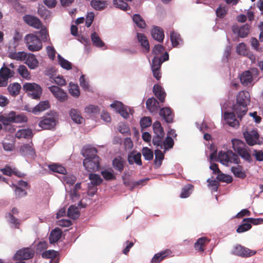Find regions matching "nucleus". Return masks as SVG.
Instances as JSON below:
<instances>
[{
    "label": "nucleus",
    "instance_id": "nucleus-30",
    "mask_svg": "<svg viewBox=\"0 0 263 263\" xmlns=\"http://www.w3.org/2000/svg\"><path fill=\"white\" fill-rule=\"evenodd\" d=\"M125 163V161L124 159L122 157L119 156L113 159L112 165L115 170L121 173L124 170Z\"/></svg>",
    "mask_w": 263,
    "mask_h": 263
},
{
    "label": "nucleus",
    "instance_id": "nucleus-3",
    "mask_svg": "<svg viewBox=\"0 0 263 263\" xmlns=\"http://www.w3.org/2000/svg\"><path fill=\"white\" fill-rule=\"evenodd\" d=\"M28 121L27 117L23 114H17L15 111H11L8 114L0 115V122L4 126L5 130L11 133L15 131V126L12 123H24Z\"/></svg>",
    "mask_w": 263,
    "mask_h": 263
},
{
    "label": "nucleus",
    "instance_id": "nucleus-16",
    "mask_svg": "<svg viewBox=\"0 0 263 263\" xmlns=\"http://www.w3.org/2000/svg\"><path fill=\"white\" fill-rule=\"evenodd\" d=\"M169 60V54L165 51L160 57L154 56L151 63V69H160L162 64Z\"/></svg>",
    "mask_w": 263,
    "mask_h": 263
},
{
    "label": "nucleus",
    "instance_id": "nucleus-10",
    "mask_svg": "<svg viewBox=\"0 0 263 263\" xmlns=\"http://www.w3.org/2000/svg\"><path fill=\"white\" fill-rule=\"evenodd\" d=\"M34 255V251L30 247L23 248L17 250L14 254L13 259L14 260L24 261L31 259Z\"/></svg>",
    "mask_w": 263,
    "mask_h": 263
},
{
    "label": "nucleus",
    "instance_id": "nucleus-2",
    "mask_svg": "<svg viewBox=\"0 0 263 263\" xmlns=\"http://www.w3.org/2000/svg\"><path fill=\"white\" fill-rule=\"evenodd\" d=\"M146 109L152 114L157 113L158 110L159 115L162 117L164 121L167 123H172L175 117L174 112L170 107H160L159 102L154 97L148 98L146 102Z\"/></svg>",
    "mask_w": 263,
    "mask_h": 263
},
{
    "label": "nucleus",
    "instance_id": "nucleus-33",
    "mask_svg": "<svg viewBox=\"0 0 263 263\" xmlns=\"http://www.w3.org/2000/svg\"><path fill=\"white\" fill-rule=\"evenodd\" d=\"M33 136L32 130L31 128H24L19 129L15 134L17 139L24 138L25 139H31Z\"/></svg>",
    "mask_w": 263,
    "mask_h": 263
},
{
    "label": "nucleus",
    "instance_id": "nucleus-54",
    "mask_svg": "<svg viewBox=\"0 0 263 263\" xmlns=\"http://www.w3.org/2000/svg\"><path fill=\"white\" fill-rule=\"evenodd\" d=\"M17 71L20 75L24 79L29 80L30 73L27 67L24 65H20L17 68Z\"/></svg>",
    "mask_w": 263,
    "mask_h": 263
},
{
    "label": "nucleus",
    "instance_id": "nucleus-29",
    "mask_svg": "<svg viewBox=\"0 0 263 263\" xmlns=\"http://www.w3.org/2000/svg\"><path fill=\"white\" fill-rule=\"evenodd\" d=\"M69 115L73 122L76 124H81L84 121L78 109L71 108L69 111Z\"/></svg>",
    "mask_w": 263,
    "mask_h": 263
},
{
    "label": "nucleus",
    "instance_id": "nucleus-39",
    "mask_svg": "<svg viewBox=\"0 0 263 263\" xmlns=\"http://www.w3.org/2000/svg\"><path fill=\"white\" fill-rule=\"evenodd\" d=\"M236 52L239 55H242L243 56H247L250 59H252V58L254 59V56L253 54H251L249 55V54L247 52V47L246 45L244 43H239L238 45L236 47Z\"/></svg>",
    "mask_w": 263,
    "mask_h": 263
},
{
    "label": "nucleus",
    "instance_id": "nucleus-45",
    "mask_svg": "<svg viewBox=\"0 0 263 263\" xmlns=\"http://www.w3.org/2000/svg\"><path fill=\"white\" fill-rule=\"evenodd\" d=\"M193 189L194 185L191 183L185 185L181 190L180 197L181 198H187L192 194V191Z\"/></svg>",
    "mask_w": 263,
    "mask_h": 263
},
{
    "label": "nucleus",
    "instance_id": "nucleus-57",
    "mask_svg": "<svg viewBox=\"0 0 263 263\" xmlns=\"http://www.w3.org/2000/svg\"><path fill=\"white\" fill-rule=\"evenodd\" d=\"M28 54V53L25 51H18V52H16L15 56L13 54H11L10 55V58L16 61H25Z\"/></svg>",
    "mask_w": 263,
    "mask_h": 263
},
{
    "label": "nucleus",
    "instance_id": "nucleus-56",
    "mask_svg": "<svg viewBox=\"0 0 263 263\" xmlns=\"http://www.w3.org/2000/svg\"><path fill=\"white\" fill-rule=\"evenodd\" d=\"M85 112L87 114H92L93 115H99L100 109L99 106L95 105H89L85 107Z\"/></svg>",
    "mask_w": 263,
    "mask_h": 263
},
{
    "label": "nucleus",
    "instance_id": "nucleus-14",
    "mask_svg": "<svg viewBox=\"0 0 263 263\" xmlns=\"http://www.w3.org/2000/svg\"><path fill=\"white\" fill-rule=\"evenodd\" d=\"M49 91L60 102H63L68 99L67 93L58 86L52 85L48 87Z\"/></svg>",
    "mask_w": 263,
    "mask_h": 263
},
{
    "label": "nucleus",
    "instance_id": "nucleus-47",
    "mask_svg": "<svg viewBox=\"0 0 263 263\" xmlns=\"http://www.w3.org/2000/svg\"><path fill=\"white\" fill-rule=\"evenodd\" d=\"M216 179L218 181L227 183H231L233 180V177L231 175L225 174L221 172L217 174Z\"/></svg>",
    "mask_w": 263,
    "mask_h": 263
},
{
    "label": "nucleus",
    "instance_id": "nucleus-46",
    "mask_svg": "<svg viewBox=\"0 0 263 263\" xmlns=\"http://www.w3.org/2000/svg\"><path fill=\"white\" fill-rule=\"evenodd\" d=\"M90 5L94 9L101 11L105 8L106 3L105 1L101 0H91Z\"/></svg>",
    "mask_w": 263,
    "mask_h": 263
},
{
    "label": "nucleus",
    "instance_id": "nucleus-50",
    "mask_svg": "<svg viewBox=\"0 0 263 263\" xmlns=\"http://www.w3.org/2000/svg\"><path fill=\"white\" fill-rule=\"evenodd\" d=\"M170 40L173 47H177L179 44V41L181 40L180 35L174 30L171 32Z\"/></svg>",
    "mask_w": 263,
    "mask_h": 263
},
{
    "label": "nucleus",
    "instance_id": "nucleus-42",
    "mask_svg": "<svg viewBox=\"0 0 263 263\" xmlns=\"http://www.w3.org/2000/svg\"><path fill=\"white\" fill-rule=\"evenodd\" d=\"M91 40L93 45L97 48H102L105 46V43L95 31L91 33Z\"/></svg>",
    "mask_w": 263,
    "mask_h": 263
},
{
    "label": "nucleus",
    "instance_id": "nucleus-5",
    "mask_svg": "<svg viewBox=\"0 0 263 263\" xmlns=\"http://www.w3.org/2000/svg\"><path fill=\"white\" fill-rule=\"evenodd\" d=\"M47 116H44L39 123V126L43 129L53 130L58 122L55 119L57 112L54 110H50L46 113Z\"/></svg>",
    "mask_w": 263,
    "mask_h": 263
},
{
    "label": "nucleus",
    "instance_id": "nucleus-26",
    "mask_svg": "<svg viewBox=\"0 0 263 263\" xmlns=\"http://www.w3.org/2000/svg\"><path fill=\"white\" fill-rule=\"evenodd\" d=\"M24 63L30 69H35L39 66V61L33 53H28Z\"/></svg>",
    "mask_w": 263,
    "mask_h": 263
},
{
    "label": "nucleus",
    "instance_id": "nucleus-62",
    "mask_svg": "<svg viewBox=\"0 0 263 263\" xmlns=\"http://www.w3.org/2000/svg\"><path fill=\"white\" fill-rule=\"evenodd\" d=\"M166 146L167 148L171 149L174 145V141L172 137L167 135L165 139L162 140V146Z\"/></svg>",
    "mask_w": 263,
    "mask_h": 263
},
{
    "label": "nucleus",
    "instance_id": "nucleus-40",
    "mask_svg": "<svg viewBox=\"0 0 263 263\" xmlns=\"http://www.w3.org/2000/svg\"><path fill=\"white\" fill-rule=\"evenodd\" d=\"M133 21L136 26L140 29H144L146 26L144 20L140 14H134L133 16Z\"/></svg>",
    "mask_w": 263,
    "mask_h": 263
},
{
    "label": "nucleus",
    "instance_id": "nucleus-37",
    "mask_svg": "<svg viewBox=\"0 0 263 263\" xmlns=\"http://www.w3.org/2000/svg\"><path fill=\"white\" fill-rule=\"evenodd\" d=\"M21 88L22 87L20 83L17 82H14L8 85L7 90L12 96L16 97L19 95Z\"/></svg>",
    "mask_w": 263,
    "mask_h": 263
},
{
    "label": "nucleus",
    "instance_id": "nucleus-27",
    "mask_svg": "<svg viewBox=\"0 0 263 263\" xmlns=\"http://www.w3.org/2000/svg\"><path fill=\"white\" fill-rule=\"evenodd\" d=\"M62 235V231L58 227L53 229L49 236V241L50 244H54L58 242L61 238Z\"/></svg>",
    "mask_w": 263,
    "mask_h": 263
},
{
    "label": "nucleus",
    "instance_id": "nucleus-49",
    "mask_svg": "<svg viewBox=\"0 0 263 263\" xmlns=\"http://www.w3.org/2000/svg\"><path fill=\"white\" fill-rule=\"evenodd\" d=\"M69 88L68 89L70 94L74 98H78L80 96V92L79 86L77 84H73L70 82L69 83Z\"/></svg>",
    "mask_w": 263,
    "mask_h": 263
},
{
    "label": "nucleus",
    "instance_id": "nucleus-32",
    "mask_svg": "<svg viewBox=\"0 0 263 263\" xmlns=\"http://www.w3.org/2000/svg\"><path fill=\"white\" fill-rule=\"evenodd\" d=\"M101 174L104 179L107 181L116 179V176L113 169L111 167L104 168L101 172Z\"/></svg>",
    "mask_w": 263,
    "mask_h": 263
},
{
    "label": "nucleus",
    "instance_id": "nucleus-1",
    "mask_svg": "<svg viewBox=\"0 0 263 263\" xmlns=\"http://www.w3.org/2000/svg\"><path fill=\"white\" fill-rule=\"evenodd\" d=\"M98 151L95 147H83L81 154L85 158L83 164L88 172H97L101 167L100 157L97 155Z\"/></svg>",
    "mask_w": 263,
    "mask_h": 263
},
{
    "label": "nucleus",
    "instance_id": "nucleus-25",
    "mask_svg": "<svg viewBox=\"0 0 263 263\" xmlns=\"http://www.w3.org/2000/svg\"><path fill=\"white\" fill-rule=\"evenodd\" d=\"M136 37L138 41L140 43V46L145 50V52L148 53L150 51V46L148 40L146 35L142 33L137 32Z\"/></svg>",
    "mask_w": 263,
    "mask_h": 263
},
{
    "label": "nucleus",
    "instance_id": "nucleus-55",
    "mask_svg": "<svg viewBox=\"0 0 263 263\" xmlns=\"http://www.w3.org/2000/svg\"><path fill=\"white\" fill-rule=\"evenodd\" d=\"M166 251H161L160 253H156L152 258L151 263H159L166 256Z\"/></svg>",
    "mask_w": 263,
    "mask_h": 263
},
{
    "label": "nucleus",
    "instance_id": "nucleus-7",
    "mask_svg": "<svg viewBox=\"0 0 263 263\" xmlns=\"http://www.w3.org/2000/svg\"><path fill=\"white\" fill-rule=\"evenodd\" d=\"M243 137L246 143L250 146L258 144L263 145V138L260 139V135L257 128H253L250 131L247 130L243 132Z\"/></svg>",
    "mask_w": 263,
    "mask_h": 263
},
{
    "label": "nucleus",
    "instance_id": "nucleus-9",
    "mask_svg": "<svg viewBox=\"0 0 263 263\" xmlns=\"http://www.w3.org/2000/svg\"><path fill=\"white\" fill-rule=\"evenodd\" d=\"M23 89L26 92L32 91V92H28L27 96L34 100H39L42 94L41 86L34 82L25 83L23 86Z\"/></svg>",
    "mask_w": 263,
    "mask_h": 263
},
{
    "label": "nucleus",
    "instance_id": "nucleus-31",
    "mask_svg": "<svg viewBox=\"0 0 263 263\" xmlns=\"http://www.w3.org/2000/svg\"><path fill=\"white\" fill-rule=\"evenodd\" d=\"M240 81L244 86H247L249 84H251L253 79L251 74V72L249 70H246L241 74Z\"/></svg>",
    "mask_w": 263,
    "mask_h": 263
},
{
    "label": "nucleus",
    "instance_id": "nucleus-64",
    "mask_svg": "<svg viewBox=\"0 0 263 263\" xmlns=\"http://www.w3.org/2000/svg\"><path fill=\"white\" fill-rule=\"evenodd\" d=\"M118 131L122 134L130 136L131 132L129 126L126 124H123L118 127Z\"/></svg>",
    "mask_w": 263,
    "mask_h": 263
},
{
    "label": "nucleus",
    "instance_id": "nucleus-19",
    "mask_svg": "<svg viewBox=\"0 0 263 263\" xmlns=\"http://www.w3.org/2000/svg\"><path fill=\"white\" fill-rule=\"evenodd\" d=\"M149 180L148 178L141 179L138 181H133L128 179L127 181H124L123 184L129 188L130 191H133L135 188H141L145 184V182Z\"/></svg>",
    "mask_w": 263,
    "mask_h": 263
},
{
    "label": "nucleus",
    "instance_id": "nucleus-8",
    "mask_svg": "<svg viewBox=\"0 0 263 263\" xmlns=\"http://www.w3.org/2000/svg\"><path fill=\"white\" fill-rule=\"evenodd\" d=\"M25 41L28 49L32 52L38 51L42 48V41L35 33L27 34L25 37Z\"/></svg>",
    "mask_w": 263,
    "mask_h": 263
},
{
    "label": "nucleus",
    "instance_id": "nucleus-24",
    "mask_svg": "<svg viewBox=\"0 0 263 263\" xmlns=\"http://www.w3.org/2000/svg\"><path fill=\"white\" fill-rule=\"evenodd\" d=\"M50 107V104L48 100L41 101L33 108L32 113L38 115Z\"/></svg>",
    "mask_w": 263,
    "mask_h": 263
},
{
    "label": "nucleus",
    "instance_id": "nucleus-34",
    "mask_svg": "<svg viewBox=\"0 0 263 263\" xmlns=\"http://www.w3.org/2000/svg\"><path fill=\"white\" fill-rule=\"evenodd\" d=\"M231 171L234 176L236 178L243 179L246 177V172L243 170L242 165H238L237 166H232Z\"/></svg>",
    "mask_w": 263,
    "mask_h": 263
},
{
    "label": "nucleus",
    "instance_id": "nucleus-23",
    "mask_svg": "<svg viewBox=\"0 0 263 263\" xmlns=\"http://www.w3.org/2000/svg\"><path fill=\"white\" fill-rule=\"evenodd\" d=\"M50 174L58 173L62 175H66L67 171L66 168L61 164L56 163H52L48 165Z\"/></svg>",
    "mask_w": 263,
    "mask_h": 263
},
{
    "label": "nucleus",
    "instance_id": "nucleus-35",
    "mask_svg": "<svg viewBox=\"0 0 263 263\" xmlns=\"http://www.w3.org/2000/svg\"><path fill=\"white\" fill-rule=\"evenodd\" d=\"M155 155L154 168L155 169H157L161 166L162 161L164 159V156L162 153V151L158 148L155 150Z\"/></svg>",
    "mask_w": 263,
    "mask_h": 263
},
{
    "label": "nucleus",
    "instance_id": "nucleus-63",
    "mask_svg": "<svg viewBox=\"0 0 263 263\" xmlns=\"http://www.w3.org/2000/svg\"><path fill=\"white\" fill-rule=\"evenodd\" d=\"M77 178L74 175L64 176L62 177V181L64 183L72 185L76 181Z\"/></svg>",
    "mask_w": 263,
    "mask_h": 263
},
{
    "label": "nucleus",
    "instance_id": "nucleus-58",
    "mask_svg": "<svg viewBox=\"0 0 263 263\" xmlns=\"http://www.w3.org/2000/svg\"><path fill=\"white\" fill-rule=\"evenodd\" d=\"M113 4L115 7L121 10L126 11L128 5L124 0H113Z\"/></svg>",
    "mask_w": 263,
    "mask_h": 263
},
{
    "label": "nucleus",
    "instance_id": "nucleus-28",
    "mask_svg": "<svg viewBox=\"0 0 263 263\" xmlns=\"http://www.w3.org/2000/svg\"><path fill=\"white\" fill-rule=\"evenodd\" d=\"M134 151L128 155L127 161L130 165L134 164L135 163L138 165H142L141 154L140 152L134 154Z\"/></svg>",
    "mask_w": 263,
    "mask_h": 263
},
{
    "label": "nucleus",
    "instance_id": "nucleus-44",
    "mask_svg": "<svg viewBox=\"0 0 263 263\" xmlns=\"http://www.w3.org/2000/svg\"><path fill=\"white\" fill-rule=\"evenodd\" d=\"M252 227V226L250 224L249 221L245 220V218H243L241 224H239L236 229V231L237 233H242L248 231Z\"/></svg>",
    "mask_w": 263,
    "mask_h": 263
},
{
    "label": "nucleus",
    "instance_id": "nucleus-6",
    "mask_svg": "<svg viewBox=\"0 0 263 263\" xmlns=\"http://www.w3.org/2000/svg\"><path fill=\"white\" fill-rule=\"evenodd\" d=\"M154 135L153 136L152 143L157 147L162 148V140L165 135L163 127L160 121L157 120L153 124Z\"/></svg>",
    "mask_w": 263,
    "mask_h": 263
},
{
    "label": "nucleus",
    "instance_id": "nucleus-11",
    "mask_svg": "<svg viewBox=\"0 0 263 263\" xmlns=\"http://www.w3.org/2000/svg\"><path fill=\"white\" fill-rule=\"evenodd\" d=\"M32 146L33 143L32 142L21 145L19 150L21 155L24 157L34 160L36 155L35 150Z\"/></svg>",
    "mask_w": 263,
    "mask_h": 263
},
{
    "label": "nucleus",
    "instance_id": "nucleus-38",
    "mask_svg": "<svg viewBox=\"0 0 263 263\" xmlns=\"http://www.w3.org/2000/svg\"><path fill=\"white\" fill-rule=\"evenodd\" d=\"M57 59L58 64L63 69L66 70H69L72 69V63L67 60L64 59L61 54H58Z\"/></svg>",
    "mask_w": 263,
    "mask_h": 263
},
{
    "label": "nucleus",
    "instance_id": "nucleus-36",
    "mask_svg": "<svg viewBox=\"0 0 263 263\" xmlns=\"http://www.w3.org/2000/svg\"><path fill=\"white\" fill-rule=\"evenodd\" d=\"M67 216L73 220L78 219L80 216V212L77 206L71 205L68 209Z\"/></svg>",
    "mask_w": 263,
    "mask_h": 263
},
{
    "label": "nucleus",
    "instance_id": "nucleus-15",
    "mask_svg": "<svg viewBox=\"0 0 263 263\" xmlns=\"http://www.w3.org/2000/svg\"><path fill=\"white\" fill-rule=\"evenodd\" d=\"M236 113L232 110V112L226 111L223 114V120L230 126L234 128H237L239 123L236 117Z\"/></svg>",
    "mask_w": 263,
    "mask_h": 263
},
{
    "label": "nucleus",
    "instance_id": "nucleus-43",
    "mask_svg": "<svg viewBox=\"0 0 263 263\" xmlns=\"http://www.w3.org/2000/svg\"><path fill=\"white\" fill-rule=\"evenodd\" d=\"M89 179L90 180V182L89 183L90 185L95 187L99 186L103 181V179L100 177V176L97 174H90Z\"/></svg>",
    "mask_w": 263,
    "mask_h": 263
},
{
    "label": "nucleus",
    "instance_id": "nucleus-13",
    "mask_svg": "<svg viewBox=\"0 0 263 263\" xmlns=\"http://www.w3.org/2000/svg\"><path fill=\"white\" fill-rule=\"evenodd\" d=\"M110 106L115 109L116 112L119 114L124 119H127L129 118V112L127 109H129V111H130V109L121 101H115L110 105Z\"/></svg>",
    "mask_w": 263,
    "mask_h": 263
},
{
    "label": "nucleus",
    "instance_id": "nucleus-20",
    "mask_svg": "<svg viewBox=\"0 0 263 263\" xmlns=\"http://www.w3.org/2000/svg\"><path fill=\"white\" fill-rule=\"evenodd\" d=\"M250 29V26L248 24L242 25L241 27L233 25L232 27V30L234 34H237L238 36L241 38L246 37Z\"/></svg>",
    "mask_w": 263,
    "mask_h": 263
},
{
    "label": "nucleus",
    "instance_id": "nucleus-17",
    "mask_svg": "<svg viewBox=\"0 0 263 263\" xmlns=\"http://www.w3.org/2000/svg\"><path fill=\"white\" fill-rule=\"evenodd\" d=\"M24 22L28 25L35 29H40L42 27V24L40 19L33 15L30 14H25L23 17Z\"/></svg>",
    "mask_w": 263,
    "mask_h": 263
},
{
    "label": "nucleus",
    "instance_id": "nucleus-41",
    "mask_svg": "<svg viewBox=\"0 0 263 263\" xmlns=\"http://www.w3.org/2000/svg\"><path fill=\"white\" fill-rule=\"evenodd\" d=\"M14 71L8 67L5 66V64H3V66L0 69V77L4 78L8 80L14 76Z\"/></svg>",
    "mask_w": 263,
    "mask_h": 263
},
{
    "label": "nucleus",
    "instance_id": "nucleus-18",
    "mask_svg": "<svg viewBox=\"0 0 263 263\" xmlns=\"http://www.w3.org/2000/svg\"><path fill=\"white\" fill-rule=\"evenodd\" d=\"M151 34L153 39L159 43L163 42L165 35L162 28L157 26H153L151 30Z\"/></svg>",
    "mask_w": 263,
    "mask_h": 263
},
{
    "label": "nucleus",
    "instance_id": "nucleus-22",
    "mask_svg": "<svg viewBox=\"0 0 263 263\" xmlns=\"http://www.w3.org/2000/svg\"><path fill=\"white\" fill-rule=\"evenodd\" d=\"M153 92L161 103L164 102L166 95L163 88L161 85L155 84L153 86Z\"/></svg>",
    "mask_w": 263,
    "mask_h": 263
},
{
    "label": "nucleus",
    "instance_id": "nucleus-51",
    "mask_svg": "<svg viewBox=\"0 0 263 263\" xmlns=\"http://www.w3.org/2000/svg\"><path fill=\"white\" fill-rule=\"evenodd\" d=\"M206 241L209 242L210 240L205 237H200L197 239L196 242L194 244V248L196 250H198L200 252L204 251L203 247L205 245Z\"/></svg>",
    "mask_w": 263,
    "mask_h": 263
},
{
    "label": "nucleus",
    "instance_id": "nucleus-52",
    "mask_svg": "<svg viewBox=\"0 0 263 263\" xmlns=\"http://www.w3.org/2000/svg\"><path fill=\"white\" fill-rule=\"evenodd\" d=\"M142 155L144 159L147 161H151L153 159L154 153L153 151L148 147H143L142 148Z\"/></svg>",
    "mask_w": 263,
    "mask_h": 263
},
{
    "label": "nucleus",
    "instance_id": "nucleus-60",
    "mask_svg": "<svg viewBox=\"0 0 263 263\" xmlns=\"http://www.w3.org/2000/svg\"><path fill=\"white\" fill-rule=\"evenodd\" d=\"M58 254L59 253L58 251L54 250H49L48 251L43 252L42 253V257L43 258L46 259H53L58 255Z\"/></svg>",
    "mask_w": 263,
    "mask_h": 263
},
{
    "label": "nucleus",
    "instance_id": "nucleus-4",
    "mask_svg": "<svg viewBox=\"0 0 263 263\" xmlns=\"http://www.w3.org/2000/svg\"><path fill=\"white\" fill-rule=\"evenodd\" d=\"M236 104L232 106V110L241 119L247 112L246 107L250 102V96L248 91H239L236 97Z\"/></svg>",
    "mask_w": 263,
    "mask_h": 263
},
{
    "label": "nucleus",
    "instance_id": "nucleus-53",
    "mask_svg": "<svg viewBox=\"0 0 263 263\" xmlns=\"http://www.w3.org/2000/svg\"><path fill=\"white\" fill-rule=\"evenodd\" d=\"M152 123V120L150 117L144 116L142 117L140 120V125L141 129L143 130L151 126Z\"/></svg>",
    "mask_w": 263,
    "mask_h": 263
},
{
    "label": "nucleus",
    "instance_id": "nucleus-61",
    "mask_svg": "<svg viewBox=\"0 0 263 263\" xmlns=\"http://www.w3.org/2000/svg\"><path fill=\"white\" fill-rule=\"evenodd\" d=\"M35 34H39L38 36L39 38H41L42 41L43 42H46L47 40L48 37H49L48 32L46 27L44 28H41V29L39 31L34 32Z\"/></svg>",
    "mask_w": 263,
    "mask_h": 263
},
{
    "label": "nucleus",
    "instance_id": "nucleus-59",
    "mask_svg": "<svg viewBox=\"0 0 263 263\" xmlns=\"http://www.w3.org/2000/svg\"><path fill=\"white\" fill-rule=\"evenodd\" d=\"M232 148L235 152L237 151V148H242L246 146L245 142L242 140L234 138L232 139Z\"/></svg>",
    "mask_w": 263,
    "mask_h": 263
},
{
    "label": "nucleus",
    "instance_id": "nucleus-48",
    "mask_svg": "<svg viewBox=\"0 0 263 263\" xmlns=\"http://www.w3.org/2000/svg\"><path fill=\"white\" fill-rule=\"evenodd\" d=\"M37 13L44 20H49L51 18V12L44 6L38 8Z\"/></svg>",
    "mask_w": 263,
    "mask_h": 263
},
{
    "label": "nucleus",
    "instance_id": "nucleus-21",
    "mask_svg": "<svg viewBox=\"0 0 263 263\" xmlns=\"http://www.w3.org/2000/svg\"><path fill=\"white\" fill-rule=\"evenodd\" d=\"M249 147L248 146H244L242 148H237V153L238 155L242 159L246 161L248 163H251L253 159L251 154L249 152Z\"/></svg>",
    "mask_w": 263,
    "mask_h": 263
},
{
    "label": "nucleus",
    "instance_id": "nucleus-12",
    "mask_svg": "<svg viewBox=\"0 0 263 263\" xmlns=\"http://www.w3.org/2000/svg\"><path fill=\"white\" fill-rule=\"evenodd\" d=\"M232 253L235 255L242 257H248L255 254L256 251L249 249L240 245H236L232 250Z\"/></svg>",
    "mask_w": 263,
    "mask_h": 263
}]
</instances>
